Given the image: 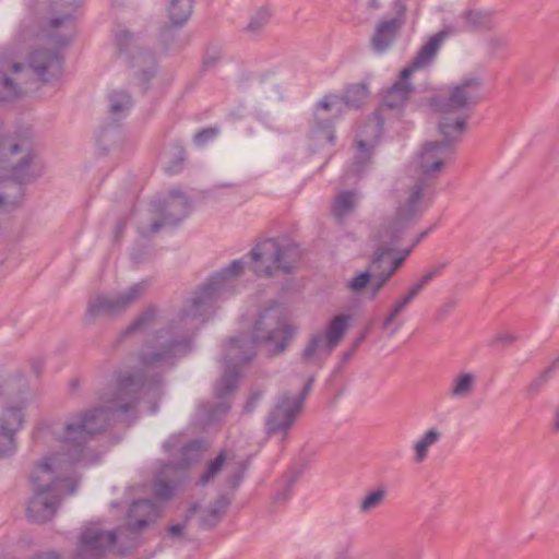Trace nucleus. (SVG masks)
<instances>
[{
    "label": "nucleus",
    "mask_w": 559,
    "mask_h": 559,
    "mask_svg": "<svg viewBox=\"0 0 559 559\" xmlns=\"http://www.w3.org/2000/svg\"><path fill=\"white\" fill-rule=\"evenodd\" d=\"M178 347H179V344H173L170 346V349L174 350V352H178L179 350Z\"/></svg>",
    "instance_id": "obj_46"
},
{
    "label": "nucleus",
    "mask_w": 559,
    "mask_h": 559,
    "mask_svg": "<svg viewBox=\"0 0 559 559\" xmlns=\"http://www.w3.org/2000/svg\"><path fill=\"white\" fill-rule=\"evenodd\" d=\"M67 2L71 8L61 17L52 19L44 34L35 39L17 44L3 58L0 71V99L19 94L25 83V78L33 71L39 80L50 82L61 75V61L57 53L41 51L43 41L53 46H64L74 36V24L70 12L75 8L74 0H58Z\"/></svg>",
    "instance_id": "obj_3"
},
{
    "label": "nucleus",
    "mask_w": 559,
    "mask_h": 559,
    "mask_svg": "<svg viewBox=\"0 0 559 559\" xmlns=\"http://www.w3.org/2000/svg\"><path fill=\"white\" fill-rule=\"evenodd\" d=\"M16 450L15 437L0 430V459L12 455Z\"/></svg>",
    "instance_id": "obj_34"
},
{
    "label": "nucleus",
    "mask_w": 559,
    "mask_h": 559,
    "mask_svg": "<svg viewBox=\"0 0 559 559\" xmlns=\"http://www.w3.org/2000/svg\"><path fill=\"white\" fill-rule=\"evenodd\" d=\"M106 424L107 415L104 412L90 411L64 425L60 433L61 450L43 456L31 473L33 496L27 506L31 520L38 523L51 520L61 498L75 492L78 481L70 476V472L82 461L86 437L102 431Z\"/></svg>",
    "instance_id": "obj_1"
},
{
    "label": "nucleus",
    "mask_w": 559,
    "mask_h": 559,
    "mask_svg": "<svg viewBox=\"0 0 559 559\" xmlns=\"http://www.w3.org/2000/svg\"><path fill=\"white\" fill-rule=\"evenodd\" d=\"M22 193L17 183L12 181L0 182V210H9L17 205Z\"/></svg>",
    "instance_id": "obj_27"
},
{
    "label": "nucleus",
    "mask_w": 559,
    "mask_h": 559,
    "mask_svg": "<svg viewBox=\"0 0 559 559\" xmlns=\"http://www.w3.org/2000/svg\"><path fill=\"white\" fill-rule=\"evenodd\" d=\"M118 138V132L114 129H106L98 135V145L105 150L110 148L115 144V140Z\"/></svg>",
    "instance_id": "obj_37"
},
{
    "label": "nucleus",
    "mask_w": 559,
    "mask_h": 559,
    "mask_svg": "<svg viewBox=\"0 0 559 559\" xmlns=\"http://www.w3.org/2000/svg\"><path fill=\"white\" fill-rule=\"evenodd\" d=\"M28 391L29 383L23 372L0 367V399L9 395H25Z\"/></svg>",
    "instance_id": "obj_19"
},
{
    "label": "nucleus",
    "mask_w": 559,
    "mask_h": 559,
    "mask_svg": "<svg viewBox=\"0 0 559 559\" xmlns=\"http://www.w3.org/2000/svg\"><path fill=\"white\" fill-rule=\"evenodd\" d=\"M120 409H121V411H123V412H127V411H128V408H127V407H124V406H120Z\"/></svg>",
    "instance_id": "obj_47"
},
{
    "label": "nucleus",
    "mask_w": 559,
    "mask_h": 559,
    "mask_svg": "<svg viewBox=\"0 0 559 559\" xmlns=\"http://www.w3.org/2000/svg\"><path fill=\"white\" fill-rule=\"evenodd\" d=\"M558 360H559V357H558Z\"/></svg>",
    "instance_id": "obj_48"
},
{
    "label": "nucleus",
    "mask_w": 559,
    "mask_h": 559,
    "mask_svg": "<svg viewBox=\"0 0 559 559\" xmlns=\"http://www.w3.org/2000/svg\"><path fill=\"white\" fill-rule=\"evenodd\" d=\"M358 194L355 191L338 192L331 205V214L338 222L343 223L356 209Z\"/></svg>",
    "instance_id": "obj_21"
},
{
    "label": "nucleus",
    "mask_w": 559,
    "mask_h": 559,
    "mask_svg": "<svg viewBox=\"0 0 559 559\" xmlns=\"http://www.w3.org/2000/svg\"><path fill=\"white\" fill-rule=\"evenodd\" d=\"M349 317H334L324 329L311 334L302 349L301 361L308 366L320 367L341 343L348 328Z\"/></svg>",
    "instance_id": "obj_11"
},
{
    "label": "nucleus",
    "mask_w": 559,
    "mask_h": 559,
    "mask_svg": "<svg viewBox=\"0 0 559 559\" xmlns=\"http://www.w3.org/2000/svg\"><path fill=\"white\" fill-rule=\"evenodd\" d=\"M131 105V97L123 91H115L109 96V108L114 115L123 114Z\"/></svg>",
    "instance_id": "obj_33"
},
{
    "label": "nucleus",
    "mask_w": 559,
    "mask_h": 559,
    "mask_svg": "<svg viewBox=\"0 0 559 559\" xmlns=\"http://www.w3.org/2000/svg\"><path fill=\"white\" fill-rule=\"evenodd\" d=\"M159 227H160V225L155 223V224L152 225L151 231L155 233V231L158 230Z\"/></svg>",
    "instance_id": "obj_45"
},
{
    "label": "nucleus",
    "mask_w": 559,
    "mask_h": 559,
    "mask_svg": "<svg viewBox=\"0 0 559 559\" xmlns=\"http://www.w3.org/2000/svg\"><path fill=\"white\" fill-rule=\"evenodd\" d=\"M310 386L311 380L302 393H289L280 397L266 420V429L270 435H277L282 440L287 437L288 430L301 411L304 399Z\"/></svg>",
    "instance_id": "obj_13"
},
{
    "label": "nucleus",
    "mask_w": 559,
    "mask_h": 559,
    "mask_svg": "<svg viewBox=\"0 0 559 559\" xmlns=\"http://www.w3.org/2000/svg\"><path fill=\"white\" fill-rule=\"evenodd\" d=\"M382 123L374 117L360 127L356 141V171L359 173L362 166L369 160L371 151L380 139Z\"/></svg>",
    "instance_id": "obj_15"
},
{
    "label": "nucleus",
    "mask_w": 559,
    "mask_h": 559,
    "mask_svg": "<svg viewBox=\"0 0 559 559\" xmlns=\"http://www.w3.org/2000/svg\"><path fill=\"white\" fill-rule=\"evenodd\" d=\"M142 293L143 286L136 284L115 297L97 296L90 301L87 314L91 318H97L117 313L136 301L142 296Z\"/></svg>",
    "instance_id": "obj_14"
},
{
    "label": "nucleus",
    "mask_w": 559,
    "mask_h": 559,
    "mask_svg": "<svg viewBox=\"0 0 559 559\" xmlns=\"http://www.w3.org/2000/svg\"><path fill=\"white\" fill-rule=\"evenodd\" d=\"M460 28L463 31H477L489 26L490 19L487 14L469 10L460 17Z\"/></svg>",
    "instance_id": "obj_29"
},
{
    "label": "nucleus",
    "mask_w": 559,
    "mask_h": 559,
    "mask_svg": "<svg viewBox=\"0 0 559 559\" xmlns=\"http://www.w3.org/2000/svg\"><path fill=\"white\" fill-rule=\"evenodd\" d=\"M369 96V90L365 84H354L349 86L344 95L343 105L348 107H359L367 100Z\"/></svg>",
    "instance_id": "obj_30"
},
{
    "label": "nucleus",
    "mask_w": 559,
    "mask_h": 559,
    "mask_svg": "<svg viewBox=\"0 0 559 559\" xmlns=\"http://www.w3.org/2000/svg\"><path fill=\"white\" fill-rule=\"evenodd\" d=\"M0 167L16 181H31L43 174L31 132L19 134L0 155Z\"/></svg>",
    "instance_id": "obj_10"
},
{
    "label": "nucleus",
    "mask_w": 559,
    "mask_h": 559,
    "mask_svg": "<svg viewBox=\"0 0 559 559\" xmlns=\"http://www.w3.org/2000/svg\"><path fill=\"white\" fill-rule=\"evenodd\" d=\"M443 140H429L420 145L412 157L408 168L420 179L407 186L404 190L397 211L404 203L407 192L415 186L420 185L424 189V200L420 212L416 219L424 212L427 201V180L436 179L445 171L454 156V141L459 138L443 136Z\"/></svg>",
    "instance_id": "obj_7"
},
{
    "label": "nucleus",
    "mask_w": 559,
    "mask_h": 559,
    "mask_svg": "<svg viewBox=\"0 0 559 559\" xmlns=\"http://www.w3.org/2000/svg\"><path fill=\"white\" fill-rule=\"evenodd\" d=\"M183 531H185V525H182V524H176V525H171L169 527V533L174 536H180Z\"/></svg>",
    "instance_id": "obj_42"
},
{
    "label": "nucleus",
    "mask_w": 559,
    "mask_h": 559,
    "mask_svg": "<svg viewBox=\"0 0 559 559\" xmlns=\"http://www.w3.org/2000/svg\"><path fill=\"white\" fill-rule=\"evenodd\" d=\"M33 559H58V558L53 554H45V555H40L38 557H35Z\"/></svg>",
    "instance_id": "obj_44"
},
{
    "label": "nucleus",
    "mask_w": 559,
    "mask_h": 559,
    "mask_svg": "<svg viewBox=\"0 0 559 559\" xmlns=\"http://www.w3.org/2000/svg\"><path fill=\"white\" fill-rule=\"evenodd\" d=\"M443 265L435 266L428 270L424 275H421L416 282H414L408 289L406 290V295L414 300L421 290L431 282L435 277H437L442 272Z\"/></svg>",
    "instance_id": "obj_32"
},
{
    "label": "nucleus",
    "mask_w": 559,
    "mask_h": 559,
    "mask_svg": "<svg viewBox=\"0 0 559 559\" xmlns=\"http://www.w3.org/2000/svg\"><path fill=\"white\" fill-rule=\"evenodd\" d=\"M28 393L14 395L16 402H7L0 408V430L15 437L24 425V408L28 401Z\"/></svg>",
    "instance_id": "obj_16"
},
{
    "label": "nucleus",
    "mask_w": 559,
    "mask_h": 559,
    "mask_svg": "<svg viewBox=\"0 0 559 559\" xmlns=\"http://www.w3.org/2000/svg\"><path fill=\"white\" fill-rule=\"evenodd\" d=\"M515 340V337L511 334H501V335H498L493 338V343H498V342H507V343H513Z\"/></svg>",
    "instance_id": "obj_41"
},
{
    "label": "nucleus",
    "mask_w": 559,
    "mask_h": 559,
    "mask_svg": "<svg viewBox=\"0 0 559 559\" xmlns=\"http://www.w3.org/2000/svg\"><path fill=\"white\" fill-rule=\"evenodd\" d=\"M269 17L270 12L267 10H260L251 17L247 28L253 33L258 32L267 23Z\"/></svg>",
    "instance_id": "obj_36"
},
{
    "label": "nucleus",
    "mask_w": 559,
    "mask_h": 559,
    "mask_svg": "<svg viewBox=\"0 0 559 559\" xmlns=\"http://www.w3.org/2000/svg\"><path fill=\"white\" fill-rule=\"evenodd\" d=\"M343 107V99L335 95H329L322 98L316 105L314 116L319 119H324L323 112H330L336 116L341 112Z\"/></svg>",
    "instance_id": "obj_31"
},
{
    "label": "nucleus",
    "mask_w": 559,
    "mask_h": 559,
    "mask_svg": "<svg viewBox=\"0 0 559 559\" xmlns=\"http://www.w3.org/2000/svg\"><path fill=\"white\" fill-rule=\"evenodd\" d=\"M552 429L555 432L559 431V407L555 411V414L552 417Z\"/></svg>",
    "instance_id": "obj_43"
},
{
    "label": "nucleus",
    "mask_w": 559,
    "mask_h": 559,
    "mask_svg": "<svg viewBox=\"0 0 559 559\" xmlns=\"http://www.w3.org/2000/svg\"><path fill=\"white\" fill-rule=\"evenodd\" d=\"M477 376L473 371L462 370L451 380L449 395L453 400H466L474 394Z\"/></svg>",
    "instance_id": "obj_20"
},
{
    "label": "nucleus",
    "mask_w": 559,
    "mask_h": 559,
    "mask_svg": "<svg viewBox=\"0 0 559 559\" xmlns=\"http://www.w3.org/2000/svg\"><path fill=\"white\" fill-rule=\"evenodd\" d=\"M441 436V431L437 428H429L419 436L412 445L413 461L417 464L425 462L428 459L429 449L440 441Z\"/></svg>",
    "instance_id": "obj_22"
},
{
    "label": "nucleus",
    "mask_w": 559,
    "mask_h": 559,
    "mask_svg": "<svg viewBox=\"0 0 559 559\" xmlns=\"http://www.w3.org/2000/svg\"><path fill=\"white\" fill-rule=\"evenodd\" d=\"M413 300L404 294L393 305L390 313L383 320V329L389 332L390 335H394L401 328V324L395 323L396 318L406 309V307Z\"/></svg>",
    "instance_id": "obj_28"
},
{
    "label": "nucleus",
    "mask_w": 559,
    "mask_h": 559,
    "mask_svg": "<svg viewBox=\"0 0 559 559\" xmlns=\"http://www.w3.org/2000/svg\"><path fill=\"white\" fill-rule=\"evenodd\" d=\"M224 468H230L233 472L236 468V464L234 463V457L230 453L223 451L219 455L213 460L206 467L204 474L201 475L200 481L205 485L213 480L219 472Z\"/></svg>",
    "instance_id": "obj_26"
},
{
    "label": "nucleus",
    "mask_w": 559,
    "mask_h": 559,
    "mask_svg": "<svg viewBox=\"0 0 559 559\" xmlns=\"http://www.w3.org/2000/svg\"><path fill=\"white\" fill-rule=\"evenodd\" d=\"M158 516V508L147 500L134 502L129 511L128 527L103 533L97 526L86 527L78 544L76 554L80 559H98L114 548L124 552L133 546L135 534L146 527Z\"/></svg>",
    "instance_id": "obj_5"
},
{
    "label": "nucleus",
    "mask_w": 559,
    "mask_h": 559,
    "mask_svg": "<svg viewBox=\"0 0 559 559\" xmlns=\"http://www.w3.org/2000/svg\"><path fill=\"white\" fill-rule=\"evenodd\" d=\"M194 0H168L167 16L175 26L185 24L191 16Z\"/></svg>",
    "instance_id": "obj_24"
},
{
    "label": "nucleus",
    "mask_w": 559,
    "mask_h": 559,
    "mask_svg": "<svg viewBox=\"0 0 559 559\" xmlns=\"http://www.w3.org/2000/svg\"><path fill=\"white\" fill-rule=\"evenodd\" d=\"M170 492H171V488L168 485H160L156 489V495L162 499L169 497Z\"/></svg>",
    "instance_id": "obj_40"
},
{
    "label": "nucleus",
    "mask_w": 559,
    "mask_h": 559,
    "mask_svg": "<svg viewBox=\"0 0 559 559\" xmlns=\"http://www.w3.org/2000/svg\"><path fill=\"white\" fill-rule=\"evenodd\" d=\"M507 46V37L500 34L489 35L485 40V48L490 55H495L496 52L503 50Z\"/></svg>",
    "instance_id": "obj_35"
},
{
    "label": "nucleus",
    "mask_w": 559,
    "mask_h": 559,
    "mask_svg": "<svg viewBox=\"0 0 559 559\" xmlns=\"http://www.w3.org/2000/svg\"><path fill=\"white\" fill-rule=\"evenodd\" d=\"M226 507L227 502L223 499L217 500L210 506L198 503L190 509L189 515L198 516L200 523L203 525H213L219 520Z\"/></svg>",
    "instance_id": "obj_23"
},
{
    "label": "nucleus",
    "mask_w": 559,
    "mask_h": 559,
    "mask_svg": "<svg viewBox=\"0 0 559 559\" xmlns=\"http://www.w3.org/2000/svg\"><path fill=\"white\" fill-rule=\"evenodd\" d=\"M442 35L438 34L430 38V40L423 46L412 63L402 70L401 80L395 82L385 92L383 96L384 106L392 109H399L407 103L413 90L412 85L408 83V79L415 71L423 69L431 63L440 47Z\"/></svg>",
    "instance_id": "obj_12"
},
{
    "label": "nucleus",
    "mask_w": 559,
    "mask_h": 559,
    "mask_svg": "<svg viewBox=\"0 0 559 559\" xmlns=\"http://www.w3.org/2000/svg\"><path fill=\"white\" fill-rule=\"evenodd\" d=\"M481 80L464 78L447 88L444 96L432 99L431 108L438 119V129L443 136L460 138L467 121L465 109L480 99Z\"/></svg>",
    "instance_id": "obj_6"
},
{
    "label": "nucleus",
    "mask_w": 559,
    "mask_h": 559,
    "mask_svg": "<svg viewBox=\"0 0 559 559\" xmlns=\"http://www.w3.org/2000/svg\"><path fill=\"white\" fill-rule=\"evenodd\" d=\"M396 5L399 7V16L389 21H382L377 25L372 37V47L379 53H382L391 46L403 24L405 5L400 0L396 2Z\"/></svg>",
    "instance_id": "obj_17"
},
{
    "label": "nucleus",
    "mask_w": 559,
    "mask_h": 559,
    "mask_svg": "<svg viewBox=\"0 0 559 559\" xmlns=\"http://www.w3.org/2000/svg\"><path fill=\"white\" fill-rule=\"evenodd\" d=\"M190 213L188 198L180 192L170 193L163 205V226L176 225Z\"/></svg>",
    "instance_id": "obj_18"
},
{
    "label": "nucleus",
    "mask_w": 559,
    "mask_h": 559,
    "mask_svg": "<svg viewBox=\"0 0 559 559\" xmlns=\"http://www.w3.org/2000/svg\"><path fill=\"white\" fill-rule=\"evenodd\" d=\"M386 496L388 491L383 486L369 489L359 500L358 511L361 514L372 513L385 502Z\"/></svg>",
    "instance_id": "obj_25"
},
{
    "label": "nucleus",
    "mask_w": 559,
    "mask_h": 559,
    "mask_svg": "<svg viewBox=\"0 0 559 559\" xmlns=\"http://www.w3.org/2000/svg\"><path fill=\"white\" fill-rule=\"evenodd\" d=\"M215 135L214 130H204L195 135V142L202 145L206 140L212 139Z\"/></svg>",
    "instance_id": "obj_38"
},
{
    "label": "nucleus",
    "mask_w": 559,
    "mask_h": 559,
    "mask_svg": "<svg viewBox=\"0 0 559 559\" xmlns=\"http://www.w3.org/2000/svg\"><path fill=\"white\" fill-rule=\"evenodd\" d=\"M297 328L288 323L284 311L280 307L264 309L252 328L250 340L231 338L225 346V373L221 379L217 391L221 395L234 390L237 383L236 369L251 359L255 345L265 347L269 354L282 353L294 337Z\"/></svg>",
    "instance_id": "obj_4"
},
{
    "label": "nucleus",
    "mask_w": 559,
    "mask_h": 559,
    "mask_svg": "<svg viewBox=\"0 0 559 559\" xmlns=\"http://www.w3.org/2000/svg\"><path fill=\"white\" fill-rule=\"evenodd\" d=\"M166 354H167L166 352L163 353V354H157V353L148 354V353H145L144 354V361L146 364H153V362H156V361L164 360Z\"/></svg>",
    "instance_id": "obj_39"
},
{
    "label": "nucleus",
    "mask_w": 559,
    "mask_h": 559,
    "mask_svg": "<svg viewBox=\"0 0 559 559\" xmlns=\"http://www.w3.org/2000/svg\"><path fill=\"white\" fill-rule=\"evenodd\" d=\"M245 263L233 261L214 274L191 298L185 309L187 318L200 319L218 301L229 298L237 289V280L242 275Z\"/></svg>",
    "instance_id": "obj_8"
},
{
    "label": "nucleus",
    "mask_w": 559,
    "mask_h": 559,
    "mask_svg": "<svg viewBox=\"0 0 559 559\" xmlns=\"http://www.w3.org/2000/svg\"><path fill=\"white\" fill-rule=\"evenodd\" d=\"M252 271L260 276L290 272L302 258L300 247L287 239H265L250 252Z\"/></svg>",
    "instance_id": "obj_9"
},
{
    "label": "nucleus",
    "mask_w": 559,
    "mask_h": 559,
    "mask_svg": "<svg viewBox=\"0 0 559 559\" xmlns=\"http://www.w3.org/2000/svg\"><path fill=\"white\" fill-rule=\"evenodd\" d=\"M424 200L420 185L413 187L403 205L390 214L374 235V252L367 270L358 271L346 280L345 289L354 295L365 294L374 300L393 274L402 265L409 250L397 249L408 227L416 221Z\"/></svg>",
    "instance_id": "obj_2"
}]
</instances>
